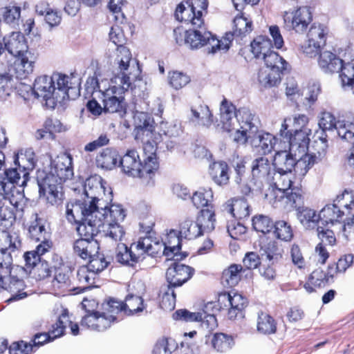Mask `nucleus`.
I'll return each instance as SVG.
<instances>
[{
    "mask_svg": "<svg viewBox=\"0 0 354 354\" xmlns=\"http://www.w3.org/2000/svg\"><path fill=\"white\" fill-rule=\"evenodd\" d=\"M114 62L118 66L114 75L125 76L131 83L139 75V68L133 63L132 55L127 47L121 46L117 48Z\"/></svg>",
    "mask_w": 354,
    "mask_h": 354,
    "instance_id": "obj_16",
    "label": "nucleus"
},
{
    "mask_svg": "<svg viewBox=\"0 0 354 354\" xmlns=\"http://www.w3.org/2000/svg\"><path fill=\"white\" fill-rule=\"evenodd\" d=\"M251 145L259 149V151L267 154L270 153L277 143V139L269 133H256L249 138Z\"/></svg>",
    "mask_w": 354,
    "mask_h": 354,
    "instance_id": "obj_33",
    "label": "nucleus"
},
{
    "mask_svg": "<svg viewBox=\"0 0 354 354\" xmlns=\"http://www.w3.org/2000/svg\"><path fill=\"white\" fill-rule=\"evenodd\" d=\"M87 259H89V262L86 266L95 274V276L108 266V262L105 261L104 255L99 254L98 252L97 254L91 255Z\"/></svg>",
    "mask_w": 354,
    "mask_h": 354,
    "instance_id": "obj_62",
    "label": "nucleus"
},
{
    "mask_svg": "<svg viewBox=\"0 0 354 354\" xmlns=\"http://www.w3.org/2000/svg\"><path fill=\"white\" fill-rule=\"evenodd\" d=\"M73 176V158L68 153L57 156L50 163L49 171L44 178L62 183Z\"/></svg>",
    "mask_w": 354,
    "mask_h": 354,
    "instance_id": "obj_14",
    "label": "nucleus"
},
{
    "mask_svg": "<svg viewBox=\"0 0 354 354\" xmlns=\"http://www.w3.org/2000/svg\"><path fill=\"white\" fill-rule=\"evenodd\" d=\"M328 30L322 24H313L307 35V43L303 46V52L309 57L315 56L320 48L325 45Z\"/></svg>",
    "mask_w": 354,
    "mask_h": 354,
    "instance_id": "obj_19",
    "label": "nucleus"
},
{
    "mask_svg": "<svg viewBox=\"0 0 354 354\" xmlns=\"http://www.w3.org/2000/svg\"><path fill=\"white\" fill-rule=\"evenodd\" d=\"M71 272L70 268L66 266L57 268L53 281V286L58 289L69 288L71 287Z\"/></svg>",
    "mask_w": 354,
    "mask_h": 354,
    "instance_id": "obj_53",
    "label": "nucleus"
},
{
    "mask_svg": "<svg viewBox=\"0 0 354 354\" xmlns=\"http://www.w3.org/2000/svg\"><path fill=\"white\" fill-rule=\"evenodd\" d=\"M96 214L105 227V230H103L105 237L114 242L122 241L125 232L123 227L118 223L123 221L126 216L125 210L122 206L112 204L109 207L105 201L104 205L97 206Z\"/></svg>",
    "mask_w": 354,
    "mask_h": 354,
    "instance_id": "obj_6",
    "label": "nucleus"
},
{
    "mask_svg": "<svg viewBox=\"0 0 354 354\" xmlns=\"http://www.w3.org/2000/svg\"><path fill=\"white\" fill-rule=\"evenodd\" d=\"M167 243L153 239L151 236L141 237L137 242L131 244L128 248L126 244L115 242L116 261L122 264L133 266L145 258V254L155 256L162 252L168 259L177 256L181 248L180 238L174 232H171Z\"/></svg>",
    "mask_w": 354,
    "mask_h": 354,
    "instance_id": "obj_1",
    "label": "nucleus"
},
{
    "mask_svg": "<svg viewBox=\"0 0 354 354\" xmlns=\"http://www.w3.org/2000/svg\"><path fill=\"white\" fill-rule=\"evenodd\" d=\"M252 226L256 231L266 234L272 230L274 224L268 216L261 214L253 217Z\"/></svg>",
    "mask_w": 354,
    "mask_h": 354,
    "instance_id": "obj_59",
    "label": "nucleus"
},
{
    "mask_svg": "<svg viewBox=\"0 0 354 354\" xmlns=\"http://www.w3.org/2000/svg\"><path fill=\"white\" fill-rule=\"evenodd\" d=\"M123 306L124 313L127 315L140 313L145 308L142 297L134 295H128L125 298Z\"/></svg>",
    "mask_w": 354,
    "mask_h": 354,
    "instance_id": "obj_50",
    "label": "nucleus"
},
{
    "mask_svg": "<svg viewBox=\"0 0 354 354\" xmlns=\"http://www.w3.org/2000/svg\"><path fill=\"white\" fill-rule=\"evenodd\" d=\"M354 206V198L351 192L344 191L341 195L337 196L334 204L326 205L319 212L320 223L323 225L333 224L339 221L344 212L341 208L351 209Z\"/></svg>",
    "mask_w": 354,
    "mask_h": 354,
    "instance_id": "obj_8",
    "label": "nucleus"
},
{
    "mask_svg": "<svg viewBox=\"0 0 354 354\" xmlns=\"http://www.w3.org/2000/svg\"><path fill=\"white\" fill-rule=\"evenodd\" d=\"M281 201H284L285 203L289 205L290 207H295L297 211L303 207L304 197L300 192L299 187L295 188L294 190H292V188L290 193L288 192V191L285 192L284 198H282L281 199Z\"/></svg>",
    "mask_w": 354,
    "mask_h": 354,
    "instance_id": "obj_56",
    "label": "nucleus"
},
{
    "mask_svg": "<svg viewBox=\"0 0 354 354\" xmlns=\"http://www.w3.org/2000/svg\"><path fill=\"white\" fill-rule=\"evenodd\" d=\"M243 268L241 265H231L223 272V281H225L230 287L236 286L241 279V272Z\"/></svg>",
    "mask_w": 354,
    "mask_h": 354,
    "instance_id": "obj_54",
    "label": "nucleus"
},
{
    "mask_svg": "<svg viewBox=\"0 0 354 354\" xmlns=\"http://www.w3.org/2000/svg\"><path fill=\"white\" fill-rule=\"evenodd\" d=\"M252 21L248 18L243 15L236 16L234 19V32L232 35H245L252 30ZM230 33L232 34V32Z\"/></svg>",
    "mask_w": 354,
    "mask_h": 354,
    "instance_id": "obj_57",
    "label": "nucleus"
},
{
    "mask_svg": "<svg viewBox=\"0 0 354 354\" xmlns=\"http://www.w3.org/2000/svg\"><path fill=\"white\" fill-rule=\"evenodd\" d=\"M103 313L106 316L113 315V322L118 320V315L124 312L123 302L111 299L106 303L102 304Z\"/></svg>",
    "mask_w": 354,
    "mask_h": 354,
    "instance_id": "obj_58",
    "label": "nucleus"
},
{
    "mask_svg": "<svg viewBox=\"0 0 354 354\" xmlns=\"http://www.w3.org/2000/svg\"><path fill=\"white\" fill-rule=\"evenodd\" d=\"M39 187L40 195H44L49 204L59 205L62 203L63 200L62 183L43 178L39 182Z\"/></svg>",
    "mask_w": 354,
    "mask_h": 354,
    "instance_id": "obj_24",
    "label": "nucleus"
},
{
    "mask_svg": "<svg viewBox=\"0 0 354 354\" xmlns=\"http://www.w3.org/2000/svg\"><path fill=\"white\" fill-rule=\"evenodd\" d=\"M270 160L265 156L255 158L251 165L253 178L261 183L270 181V178L274 172Z\"/></svg>",
    "mask_w": 354,
    "mask_h": 354,
    "instance_id": "obj_28",
    "label": "nucleus"
},
{
    "mask_svg": "<svg viewBox=\"0 0 354 354\" xmlns=\"http://www.w3.org/2000/svg\"><path fill=\"white\" fill-rule=\"evenodd\" d=\"M100 246L93 239L81 238L75 241L73 250L75 254L83 259H87L91 255L97 254Z\"/></svg>",
    "mask_w": 354,
    "mask_h": 354,
    "instance_id": "obj_32",
    "label": "nucleus"
},
{
    "mask_svg": "<svg viewBox=\"0 0 354 354\" xmlns=\"http://www.w3.org/2000/svg\"><path fill=\"white\" fill-rule=\"evenodd\" d=\"M223 211L236 219H244L250 216V205L244 198H234L223 205Z\"/></svg>",
    "mask_w": 354,
    "mask_h": 354,
    "instance_id": "obj_29",
    "label": "nucleus"
},
{
    "mask_svg": "<svg viewBox=\"0 0 354 354\" xmlns=\"http://www.w3.org/2000/svg\"><path fill=\"white\" fill-rule=\"evenodd\" d=\"M257 330L263 334H272L277 330V324L274 319L268 314L260 312L258 313Z\"/></svg>",
    "mask_w": 354,
    "mask_h": 354,
    "instance_id": "obj_49",
    "label": "nucleus"
},
{
    "mask_svg": "<svg viewBox=\"0 0 354 354\" xmlns=\"http://www.w3.org/2000/svg\"><path fill=\"white\" fill-rule=\"evenodd\" d=\"M203 233L197 221L195 222L189 218L183 219L179 225V234L180 237L187 239H196Z\"/></svg>",
    "mask_w": 354,
    "mask_h": 354,
    "instance_id": "obj_39",
    "label": "nucleus"
},
{
    "mask_svg": "<svg viewBox=\"0 0 354 354\" xmlns=\"http://www.w3.org/2000/svg\"><path fill=\"white\" fill-rule=\"evenodd\" d=\"M268 183L272 184L275 187L270 194L274 200V203L280 202L281 199L284 198L285 192L292 188L294 190L295 188H298L300 186V183L297 180L292 171L283 172L274 171Z\"/></svg>",
    "mask_w": 354,
    "mask_h": 354,
    "instance_id": "obj_11",
    "label": "nucleus"
},
{
    "mask_svg": "<svg viewBox=\"0 0 354 354\" xmlns=\"http://www.w3.org/2000/svg\"><path fill=\"white\" fill-rule=\"evenodd\" d=\"M51 248L50 242L39 243L36 249L24 253L26 270H31L41 260V256L47 252Z\"/></svg>",
    "mask_w": 354,
    "mask_h": 354,
    "instance_id": "obj_36",
    "label": "nucleus"
},
{
    "mask_svg": "<svg viewBox=\"0 0 354 354\" xmlns=\"http://www.w3.org/2000/svg\"><path fill=\"white\" fill-rule=\"evenodd\" d=\"M86 85L87 89L91 88L93 95L102 102L120 97L125 91H127L131 84L128 77L113 75L110 83L107 80L99 82L95 77L87 79Z\"/></svg>",
    "mask_w": 354,
    "mask_h": 354,
    "instance_id": "obj_5",
    "label": "nucleus"
},
{
    "mask_svg": "<svg viewBox=\"0 0 354 354\" xmlns=\"http://www.w3.org/2000/svg\"><path fill=\"white\" fill-rule=\"evenodd\" d=\"M220 111L222 128L231 133L230 136L235 142L245 144L258 132L257 118L250 109L243 107L236 110L232 103L224 99Z\"/></svg>",
    "mask_w": 354,
    "mask_h": 354,
    "instance_id": "obj_3",
    "label": "nucleus"
},
{
    "mask_svg": "<svg viewBox=\"0 0 354 354\" xmlns=\"http://www.w3.org/2000/svg\"><path fill=\"white\" fill-rule=\"evenodd\" d=\"M247 303L245 297L234 292L221 293L218 298L220 308H228V317L230 319H234L238 316L243 317V310Z\"/></svg>",
    "mask_w": 354,
    "mask_h": 354,
    "instance_id": "obj_18",
    "label": "nucleus"
},
{
    "mask_svg": "<svg viewBox=\"0 0 354 354\" xmlns=\"http://www.w3.org/2000/svg\"><path fill=\"white\" fill-rule=\"evenodd\" d=\"M35 221H32L28 227L29 236L36 241H41L40 243L49 242L46 239V230L42 221L38 218L37 214H34Z\"/></svg>",
    "mask_w": 354,
    "mask_h": 354,
    "instance_id": "obj_45",
    "label": "nucleus"
},
{
    "mask_svg": "<svg viewBox=\"0 0 354 354\" xmlns=\"http://www.w3.org/2000/svg\"><path fill=\"white\" fill-rule=\"evenodd\" d=\"M343 60L329 50L322 51L318 58V64L325 73H338L342 66Z\"/></svg>",
    "mask_w": 354,
    "mask_h": 354,
    "instance_id": "obj_31",
    "label": "nucleus"
},
{
    "mask_svg": "<svg viewBox=\"0 0 354 354\" xmlns=\"http://www.w3.org/2000/svg\"><path fill=\"white\" fill-rule=\"evenodd\" d=\"M27 201L23 193H17L10 200L0 202V221L11 225L17 217L22 218L28 208Z\"/></svg>",
    "mask_w": 354,
    "mask_h": 354,
    "instance_id": "obj_9",
    "label": "nucleus"
},
{
    "mask_svg": "<svg viewBox=\"0 0 354 354\" xmlns=\"http://www.w3.org/2000/svg\"><path fill=\"white\" fill-rule=\"evenodd\" d=\"M250 46L254 56L257 59H263V57L271 50L272 44L269 38L260 35L252 41Z\"/></svg>",
    "mask_w": 354,
    "mask_h": 354,
    "instance_id": "obj_40",
    "label": "nucleus"
},
{
    "mask_svg": "<svg viewBox=\"0 0 354 354\" xmlns=\"http://www.w3.org/2000/svg\"><path fill=\"white\" fill-rule=\"evenodd\" d=\"M21 243L19 235L14 232H2L0 234V290H6L11 293L8 301H17L27 297L23 290L25 284L15 274L18 268H14L10 254L21 248Z\"/></svg>",
    "mask_w": 354,
    "mask_h": 354,
    "instance_id": "obj_2",
    "label": "nucleus"
},
{
    "mask_svg": "<svg viewBox=\"0 0 354 354\" xmlns=\"http://www.w3.org/2000/svg\"><path fill=\"white\" fill-rule=\"evenodd\" d=\"M274 234L278 239L290 241L293 237L292 229L290 224L284 221H277L274 224Z\"/></svg>",
    "mask_w": 354,
    "mask_h": 354,
    "instance_id": "obj_55",
    "label": "nucleus"
},
{
    "mask_svg": "<svg viewBox=\"0 0 354 354\" xmlns=\"http://www.w3.org/2000/svg\"><path fill=\"white\" fill-rule=\"evenodd\" d=\"M76 228L78 234L82 238L93 239L99 232H103L105 227L97 214H91L88 217L79 221Z\"/></svg>",
    "mask_w": 354,
    "mask_h": 354,
    "instance_id": "obj_23",
    "label": "nucleus"
},
{
    "mask_svg": "<svg viewBox=\"0 0 354 354\" xmlns=\"http://www.w3.org/2000/svg\"><path fill=\"white\" fill-rule=\"evenodd\" d=\"M301 156L299 160H295V163L294 164L293 169L295 176L299 183H301V179L304 176L307 174L308 170L314 165V164L317 163V160H315L316 156H312L309 153H303L299 154Z\"/></svg>",
    "mask_w": 354,
    "mask_h": 354,
    "instance_id": "obj_35",
    "label": "nucleus"
},
{
    "mask_svg": "<svg viewBox=\"0 0 354 354\" xmlns=\"http://www.w3.org/2000/svg\"><path fill=\"white\" fill-rule=\"evenodd\" d=\"M339 72L343 87L354 93V64L343 62Z\"/></svg>",
    "mask_w": 354,
    "mask_h": 354,
    "instance_id": "obj_48",
    "label": "nucleus"
},
{
    "mask_svg": "<svg viewBox=\"0 0 354 354\" xmlns=\"http://www.w3.org/2000/svg\"><path fill=\"white\" fill-rule=\"evenodd\" d=\"M212 345L217 352L225 353L232 348L234 340L231 336L226 334L216 333L212 339Z\"/></svg>",
    "mask_w": 354,
    "mask_h": 354,
    "instance_id": "obj_51",
    "label": "nucleus"
},
{
    "mask_svg": "<svg viewBox=\"0 0 354 354\" xmlns=\"http://www.w3.org/2000/svg\"><path fill=\"white\" fill-rule=\"evenodd\" d=\"M33 92L37 97H42L48 100L57 94L55 86L53 84V79L48 75H41L35 79Z\"/></svg>",
    "mask_w": 354,
    "mask_h": 354,
    "instance_id": "obj_30",
    "label": "nucleus"
},
{
    "mask_svg": "<svg viewBox=\"0 0 354 354\" xmlns=\"http://www.w3.org/2000/svg\"><path fill=\"white\" fill-rule=\"evenodd\" d=\"M95 277V274L92 272L86 266L80 267L77 272V278L81 285L79 288L85 290L94 286Z\"/></svg>",
    "mask_w": 354,
    "mask_h": 354,
    "instance_id": "obj_52",
    "label": "nucleus"
},
{
    "mask_svg": "<svg viewBox=\"0 0 354 354\" xmlns=\"http://www.w3.org/2000/svg\"><path fill=\"white\" fill-rule=\"evenodd\" d=\"M67 320V316L62 314L58 319L57 322L52 326V328L48 333H38L34 336L32 346H34V352L40 346L44 345L48 342L54 340L55 339L61 337L64 332L65 326L64 323Z\"/></svg>",
    "mask_w": 354,
    "mask_h": 354,
    "instance_id": "obj_25",
    "label": "nucleus"
},
{
    "mask_svg": "<svg viewBox=\"0 0 354 354\" xmlns=\"http://www.w3.org/2000/svg\"><path fill=\"white\" fill-rule=\"evenodd\" d=\"M97 205L86 200H76L67 203L66 216L71 223H78L79 221L88 217L91 214H96Z\"/></svg>",
    "mask_w": 354,
    "mask_h": 354,
    "instance_id": "obj_20",
    "label": "nucleus"
},
{
    "mask_svg": "<svg viewBox=\"0 0 354 354\" xmlns=\"http://www.w3.org/2000/svg\"><path fill=\"white\" fill-rule=\"evenodd\" d=\"M319 126L324 131L335 129L338 136L345 140H354V123L345 120L336 121L330 112H322L319 116Z\"/></svg>",
    "mask_w": 354,
    "mask_h": 354,
    "instance_id": "obj_15",
    "label": "nucleus"
},
{
    "mask_svg": "<svg viewBox=\"0 0 354 354\" xmlns=\"http://www.w3.org/2000/svg\"><path fill=\"white\" fill-rule=\"evenodd\" d=\"M263 60L266 64L264 68H270L281 73L286 71L288 66V63L282 57L272 50L263 57Z\"/></svg>",
    "mask_w": 354,
    "mask_h": 354,
    "instance_id": "obj_47",
    "label": "nucleus"
},
{
    "mask_svg": "<svg viewBox=\"0 0 354 354\" xmlns=\"http://www.w3.org/2000/svg\"><path fill=\"white\" fill-rule=\"evenodd\" d=\"M287 120H288L286 119L281 124V128L280 129L281 136L286 139L289 143L290 150L293 151L295 155L305 153L308 149L310 142V138L308 136L310 133V129H295L292 133V131H287Z\"/></svg>",
    "mask_w": 354,
    "mask_h": 354,
    "instance_id": "obj_13",
    "label": "nucleus"
},
{
    "mask_svg": "<svg viewBox=\"0 0 354 354\" xmlns=\"http://www.w3.org/2000/svg\"><path fill=\"white\" fill-rule=\"evenodd\" d=\"M168 78L169 84L176 90L186 86L190 81L188 75L178 71L169 73Z\"/></svg>",
    "mask_w": 354,
    "mask_h": 354,
    "instance_id": "obj_64",
    "label": "nucleus"
},
{
    "mask_svg": "<svg viewBox=\"0 0 354 354\" xmlns=\"http://www.w3.org/2000/svg\"><path fill=\"white\" fill-rule=\"evenodd\" d=\"M192 120L199 125L209 127L213 123V115L207 105L192 109Z\"/></svg>",
    "mask_w": 354,
    "mask_h": 354,
    "instance_id": "obj_42",
    "label": "nucleus"
},
{
    "mask_svg": "<svg viewBox=\"0 0 354 354\" xmlns=\"http://www.w3.org/2000/svg\"><path fill=\"white\" fill-rule=\"evenodd\" d=\"M297 218L301 224L306 228H313L317 223H320L319 214L308 207H301L297 211Z\"/></svg>",
    "mask_w": 354,
    "mask_h": 354,
    "instance_id": "obj_43",
    "label": "nucleus"
},
{
    "mask_svg": "<svg viewBox=\"0 0 354 354\" xmlns=\"http://www.w3.org/2000/svg\"><path fill=\"white\" fill-rule=\"evenodd\" d=\"M162 294L160 303L161 308L165 310H172L175 308L176 294L173 288L167 286L160 290Z\"/></svg>",
    "mask_w": 354,
    "mask_h": 354,
    "instance_id": "obj_60",
    "label": "nucleus"
},
{
    "mask_svg": "<svg viewBox=\"0 0 354 354\" xmlns=\"http://www.w3.org/2000/svg\"><path fill=\"white\" fill-rule=\"evenodd\" d=\"M197 222L203 232H210L215 228V211L214 207L202 209Z\"/></svg>",
    "mask_w": 354,
    "mask_h": 354,
    "instance_id": "obj_41",
    "label": "nucleus"
},
{
    "mask_svg": "<svg viewBox=\"0 0 354 354\" xmlns=\"http://www.w3.org/2000/svg\"><path fill=\"white\" fill-rule=\"evenodd\" d=\"M209 174L212 179L218 185H225L229 182V167L225 162H213L209 166Z\"/></svg>",
    "mask_w": 354,
    "mask_h": 354,
    "instance_id": "obj_37",
    "label": "nucleus"
},
{
    "mask_svg": "<svg viewBox=\"0 0 354 354\" xmlns=\"http://www.w3.org/2000/svg\"><path fill=\"white\" fill-rule=\"evenodd\" d=\"M186 8L183 3H180L175 12V17L177 20L190 23L194 27H201L204 24L202 18V10L207 8V0H194L186 3Z\"/></svg>",
    "mask_w": 354,
    "mask_h": 354,
    "instance_id": "obj_10",
    "label": "nucleus"
},
{
    "mask_svg": "<svg viewBox=\"0 0 354 354\" xmlns=\"http://www.w3.org/2000/svg\"><path fill=\"white\" fill-rule=\"evenodd\" d=\"M117 160V152L109 148L104 149L96 158L97 167L109 170L116 165Z\"/></svg>",
    "mask_w": 354,
    "mask_h": 354,
    "instance_id": "obj_46",
    "label": "nucleus"
},
{
    "mask_svg": "<svg viewBox=\"0 0 354 354\" xmlns=\"http://www.w3.org/2000/svg\"><path fill=\"white\" fill-rule=\"evenodd\" d=\"M17 57L19 59L15 63L16 74L18 78H26L33 73L39 54L34 50H28Z\"/></svg>",
    "mask_w": 354,
    "mask_h": 354,
    "instance_id": "obj_26",
    "label": "nucleus"
},
{
    "mask_svg": "<svg viewBox=\"0 0 354 354\" xmlns=\"http://www.w3.org/2000/svg\"><path fill=\"white\" fill-rule=\"evenodd\" d=\"M297 156L290 149L289 151L284 150L276 152L272 162L274 171H281V172L292 171Z\"/></svg>",
    "mask_w": 354,
    "mask_h": 354,
    "instance_id": "obj_34",
    "label": "nucleus"
},
{
    "mask_svg": "<svg viewBox=\"0 0 354 354\" xmlns=\"http://www.w3.org/2000/svg\"><path fill=\"white\" fill-rule=\"evenodd\" d=\"M84 194L86 201L97 204V206L104 205L106 200L111 201V196H106V199H104L105 196V188L102 183L101 178L93 176L86 180L84 184Z\"/></svg>",
    "mask_w": 354,
    "mask_h": 354,
    "instance_id": "obj_21",
    "label": "nucleus"
},
{
    "mask_svg": "<svg viewBox=\"0 0 354 354\" xmlns=\"http://www.w3.org/2000/svg\"><path fill=\"white\" fill-rule=\"evenodd\" d=\"M29 272L36 279L41 280L50 276L52 269L47 261L41 260Z\"/></svg>",
    "mask_w": 354,
    "mask_h": 354,
    "instance_id": "obj_63",
    "label": "nucleus"
},
{
    "mask_svg": "<svg viewBox=\"0 0 354 354\" xmlns=\"http://www.w3.org/2000/svg\"><path fill=\"white\" fill-rule=\"evenodd\" d=\"M177 348L174 340L171 338H162L156 344L153 354H171Z\"/></svg>",
    "mask_w": 354,
    "mask_h": 354,
    "instance_id": "obj_61",
    "label": "nucleus"
},
{
    "mask_svg": "<svg viewBox=\"0 0 354 354\" xmlns=\"http://www.w3.org/2000/svg\"><path fill=\"white\" fill-rule=\"evenodd\" d=\"M282 73L270 68H261L258 73L259 83L265 88L277 86L281 82Z\"/></svg>",
    "mask_w": 354,
    "mask_h": 354,
    "instance_id": "obj_38",
    "label": "nucleus"
},
{
    "mask_svg": "<svg viewBox=\"0 0 354 354\" xmlns=\"http://www.w3.org/2000/svg\"><path fill=\"white\" fill-rule=\"evenodd\" d=\"M2 39L6 50L14 57L28 50L26 39L20 32H12Z\"/></svg>",
    "mask_w": 354,
    "mask_h": 354,
    "instance_id": "obj_27",
    "label": "nucleus"
},
{
    "mask_svg": "<svg viewBox=\"0 0 354 354\" xmlns=\"http://www.w3.org/2000/svg\"><path fill=\"white\" fill-rule=\"evenodd\" d=\"M194 270L189 266L174 263L166 272L168 286L171 288L181 286L193 275Z\"/></svg>",
    "mask_w": 354,
    "mask_h": 354,
    "instance_id": "obj_22",
    "label": "nucleus"
},
{
    "mask_svg": "<svg viewBox=\"0 0 354 354\" xmlns=\"http://www.w3.org/2000/svg\"><path fill=\"white\" fill-rule=\"evenodd\" d=\"M283 19V28L286 30L304 33L312 21L313 17L310 8L303 6L295 10L286 11Z\"/></svg>",
    "mask_w": 354,
    "mask_h": 354,
    "instance_id": "obj_12",
    "label": "nucleus"
},
{
    "mask_svg": "<svg viewBox=\"0 0 354 354\" xmlns=\"http://www.w3.org/2000/svg\"><path fill=\"white\" fill-rule=\"evenodd\" d=\"M214 307V303L209 302L205 305L202 312L191 313L185 309H180L173 314V318L185 322H205L207 326L213 329L217 326Z\"/></svg>",
    "mask_w": 354,
    "mask_h": 354,
    "instance_id": "obj_17",
    "label": "nucleus"
},
{
    "mask_svg": "<svg viewBox=\"0 0 354 354\" xmlns=\"http://www.w3.org/2000/svg\"><path fill=\"white\" fill-rule=\"evenodd\" d=\"M232 39L233 35L231 33H226L221 39H217L202 25L201 27H194V29L187 30L185 41L192 49L199 48L208 44L210 46V48H208V52L216 53L220 50L227 51L230 48Z\"/></svg>",
    "mask_w": 354,
    "mask_h": 354,
    "instance_id": "obj_7",
    "label": "nucleus"
},
{
    "mask_svg": "<svg viewBox=\"0 0 354 354\" xmlns=\"http://www.w3.org/2000/svg\"><path fill=\"white\" fill-rule=\"evenodd\" d=\"M122 171L133 177L140 178L147 186L154 184V176L159 169L156 147L147 142L143 146V159L140 160L138 153L130 149L120 159Z\"/></svg>",
    "mask_w": 354,
    "mask_h": 354,
    "instance_id": "obj_4",
    "label": "nucleus"
},
{
    "mask_svg": "<svg viewBox=\"0 0 354 354\" xmlns=\"http://www.w3.org/2000/svg\"><path fill=\"white\" fill-rule=\"evenodd\" d=\"M194 205L197 208H208L213 207V192L210 188H200L192 197Z\"/></svg>",
    "mask_w": 354,
    "mask_h": 354,
    "instance_id": "obj_44",
    "label": "nucleus"
}]
</instances>
